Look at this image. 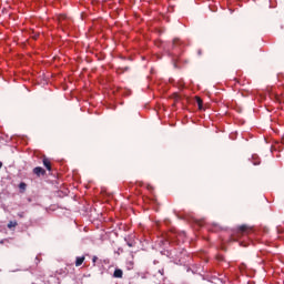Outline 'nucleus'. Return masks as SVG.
I'll use <instances>...</instances> for the list:
<instances>
[{"instance_id": "nucleus-6", "label": "nucleus", "mask_w": 284, "mask_h": 284, "mask_svg": "<svg viewBox=\"0 0 284 284\" xmlns=\"http://www.w3.org/2000/svg\"><path fill=\"white\" fill-rule=\"evenodd\" d=\"M17 225H18V223L17 222H12V221L8 223L9 230H12V227H17Z\"/></svg>"}, {"instance_id": "nucleus-8", "label": "nucleus", "mask_w": 284, "mask_h": 284, "mask_svg": "<svg viewBox=\"0 0 284 284\" xmlns=\"http://www.w3.org/2000/svg\"><path fill=\"white\" fill-rule=\"evenodd\" d=\"M20 187H21L22 190H26V183H21V184H20Z\"/></svg>"}, {"instance_id": "nucleus-4", "label": "nucleus", "mask_w": 284, "mask_h": 284, "mask_svg": "<svg viewBox=\"0 0 284 284\" xmlns=\"http://www.w3.org/2000/svg\"><path fill=\"white\" fill-rule=\"evenodd\" d=\"M42 163H43L44 168H47V170H49V171L52 170V166L50 164V160H48V158H44L42 160Z\"/></svg>"}, {"instance_id": "nucleus-10", "label": "nucleus", "mask_w": 284, "mask_h": 284, "mask_svg": "<svg viewBox=\"0 0 284 284\" xmlns=\"http://www.w3.org/2000/svg\"><path fill=\"white\" fill-rule=\"evenodd\" d=\"M1 168H3V163L2 162H0V170H1Z\"/></svg>"}, {"instance_id": "nucleus-5", "label": "nucleus", "mask_w": 284, "mask_h": 284, "mask_svg": "<svg viewBox=\"0 0 284 284\" xmlns=\"http://www.w3.org/2000/svg\"><path fill=\"white\" fill-rule=\"evenodd\" d=\"M195 99H196V103L199 105V110H203V100L199 97H196Z\"/></svg>"}, {"instance_id": "nucleus-3", "label": "nucleus", "mask_w": 284, "mask_h": 284, "mask_svg": "<svg viewBox=\"0 0 284 284\" xmlns=\"http://www.w3.org/2000/svg\"><path fill=\"white\" fill-rule=\"evenodd\" d=\"M83 261H85V256L77 257L75 267H81V265H83Z\"/></svg>"}, {"instance_id": "nucleus-7", "label": "nucleus", "mask_w": 284, "mask_h": 284, "mask_svg": "<svg viewBox=\"0 0 284 284\" xmlns=\"http://www.w3.org/2000/svg\"><path fill=\"white\" fill-rule=\"evenodd\" d=\"M239 230H240L241 234H243V233H245L246 230H248V227H247V225H242V226H240Z\"/></svg>"}, {"instance_id": "nucleus-1", "label": "nucleus", "mask_w": 284, "mask_h": 284, "mask_svg": "<svg viewBox=\"0 0 284 284\" xmlns=\"http://www.w3.org/2000/svg\"><path fill=\"white\" fill-rule=\"evenodd\" d=\"M33 172L37 174V176H41V174H45V170L41 166H37L33 169Z\"/></svg>"}, {"instance_id": "nucleus-2", "label": "nucleus", "mask_w": 284, "mask_h": 284, "mask_svg": "<svg viewBox=\"0 0 284 284\" xmlns=\"http://www.w3.org/2000/svg\"><path fill=\"white\" fill-rule=\"evenodd\" d=\"M114 278H123V271L121 268H116L113 273Z\"/></svg>"}, {"instance_id": "nucleus-11", "label": "nucleus", "mask_w": 284, "mask_h": 284, "mask_svg": "<svg viewBox=\"0 0 284 284\" xmlns=\"http://www.w3.org/2000/svg\"><path fill=\"white\" fill-rule=\"evenodd\" d=\"M20 217H23V214H19Z\"/></svg>"}, {"instance_id": "nucleus-9", "label": "nucleus", "mask_w": 284, "mask_h": 284, "mask_svg": "<svg viewBox=\"0 0 284 284\" xmlns=\"http://www.w3.org/2000/svg\"><path fill=\"white\" fill-rule=\"evenodd\" d=\"M95 261H98V257L93 256L92 262L95 263Z\"/></svg>"}]
</instances>
